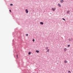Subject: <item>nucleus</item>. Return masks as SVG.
Instances as JSON below:
<instances>
[{"label":"nucleus","instance_id":"2eb2a0df","mask_svg":"<svg viewBox=\"0 0 73 73\" xmlns=\"http://www.w3.org/2000/svg\"><path fill=\"white\" fill-rule=\"evenodd\" d=\"M62 19L63 20H64V21H65V19H64V18H62Z\"/></svg>","mask_w":73,"mask_h":73},{"label":"nucleus","instance_id":"f8f14e48","mask_svg":"<svg viewBox=\"0 0 73 73\" xmlns=\"http://www.w3.org/2000/svg\"><path fill=\"white\" fill-rule=\"evenodd\" d=\"M70 44L68 45V47H70Z\"/></svg>","mask_w":73,"mask_h":73},{"label":"nucleus","instance_id":"39448f33","mask_svg":"<svg viewBox=\"0 0 73 73\" xmlns=\"http://www.w3.org/2000/svg\"><path fill=\"white\" fill-rule=\"evenodd\" d=\"M36 53H39V51L38 50H36Z\"/></svg>","mask_w":73,"mask_h":73},{"label":"nucleus","instance_id":"dca6fc26","mask_svg":"<svg viewBox=\"0 0 73 73\" xmlns=\"http://www.w3.org/2000/svg\"><path fill=\"white\" fill-rule=\"evenodd\" d=\"M49 49H48V50H47V52H49Z\"/></svg>","mask_w":73,"mask_h":73},{"label":"nucleus","instance_id":"9d476101","mask_svg":"<svg viewBox=\"0 0 73 73\" xmlns=\"http://www.w3.org/2000/svg\"><path fill=\"white\" fill-rule=\"evenodd\" d=\"M31 54V52H29V54L30 55Z\"/></svg>","mask_w":73,"mask_h":73},{"label":"nucleus","instance_id":"f257e3e1","mask_svg":"<svg viewBox=\"0 0 73 73\" xmlns=\"http://www.w3.org/2000/svg\"><path fill=\"white\" fill-rule=\"evenodd\" d=\"M52 11H54L55 10H56V8H52Z\"/></svg>","mask_w":73,"mask_h":73},{"label":"nucleus","instance_id":"aec40b11","mask_svg":"<svg viewBox=\"0 0 73 73\" xmlns=\"http://www.w3.org/2000/svg\"><path fill=\"white\" fill-rule=\"evenodd\" d=\"M9 11L10 12H11V10H9Z\"/></svg>","mask_w":73,"mask_h":73},{"label":"nucleus","instance_id":"4468645a","mask_svg":"<svg viewBox=\"0 0 73 73\" xmlns=\"http://www.w3.org/2000/svg\"><path fill=\"white\" fill-rule=\"evenodd\" d=\"M68 73H71V72H70V71H69L68 72Z\"/></svg>","mask_w":73,"mask_h":73},{"label":"nucleus","instance_id":"f3484780","mask_svg":"<svg viewBox=\"0 0 73 73\" xmlns=\"http://www.w3.org/2000/svg\"><path fill=\"white\" fill-rule=\"evenodd\" d=\"M33 41H35V39H33Z\"/></svg>","mask_w":73,"mask_h":73},{"label":"nucleus","instance_id":"ddd939ff","mask_svg":"<svg viewBox=\"0 0 73 73\" xmlns=\"http://www.w3.org/2000/svg\"><path fill=\"white\" fill-rule=\"evenodd\" d=\"M70 11H67V13H70Z\"/></svg>","mask_w":73,"mask_h":73},{"label":"nucleus","instance_id":"a211bd4d","mask_svg":"<svg viewBox=\"0 0 73 73\" xmlns=\"http://www.w3.org/2000/svg\"><path fill=\"white\" fill-rule=\"evenodd\" d=\"M26 36H28V34H26Z\"/></svg>","mask_w":73,"mask_h":73},{"label":"nucleus","instance_id":"7ed1b4c3","mask_svg":"<svg viewBox=\"0 0 73 73\" xmlns=\"http://www.w3.org/2000/svg\"><path fill=\"white\" fill-rule=\"evenodd\" d=\"M58 5L60 7H61V5L60 3H58Z\"/></svg>","mask_w":73,"mask_h":73},{"label":"nucleus","instance_id":"0eeeda50","mask_svg":"<svg viewBox=\"0 0 73 73\" xmlns=\"http://www.w3.org/2000/svg\"><path fill=\"white\" fill-rule=\"evenodd\" d=\"M63 1H63V0H60L61 3H63Z\"/></svg>","mask_w":73,"mask_h":73},{"label":"nucleus","instance_id":"20e7f679","mask_svg":"<svg viewBox=\"0 0 73 73\" xmlns=\"http://www.w3.org/2000/svg\"><path fill=\"white\" fill-rule=\"evenodd\" d=\"M40 24H41L42 25H43L44 24V23L42 22H40Z\"/></svg>","mask_w":73,"mask_h":73},{"label":"nucleus","instance_id":"9b49d317","mask_svg":"<svg viewBox=\"0 0 73 73\" xmlns=\"http://www.w3.org/2000/svg\"><path fill=\"white\" fill-rule=\"evenodd\" d=\"M46 50L48 49V47H46Z\"/></svg>","mask_w":73,"mask_h":73},{"label":"nucleus","instance_id":"1a4fd4ad","mask_svg":"<svg viewBox=\"0 0 73 73\" xmlns=\"http://www.w3.org/2000/svg\"><path fill=\"white\" fill-rule=\"evenodd\" d=\"M69 41H72V40H71V39H70V38H69Z\"/></svg>","mask_w":73,"mask_h":73},{"label":"nucleus","instance_id":"f03ea898","mask_svg":"<svg viewBox=\"0 0 73 73\" xmlns=\"http://www.w3.org/2000/svg\"><path fill=\"white\" fill-rule=\"evenodd\" d=\"M25 11L26 13H28V10L26 9Z\"/></svg>","mask_w":73,"mask_h":73},{"label":"nucleus","instance_id":"412c9836","mask_svg":"<svg viewBox=\"0 0 73 73\" xmlns=\"http://www.w3.org/2000/svg\"><path fill=\"white\" fill-rule=\"evenodd\" d=\"M17 58L18 57V55H17Z\"/></svg>","mask_w":73,"mask_h":73},{"label":"nucleus","instance_id":"6e6552de","mask_svg":"<svg viewBox=\"0 0 73 73\" xmlns=\"http://www.w3.org/2000/svg\"><path fill=\"white\" fill-rule=\"evenodd\" d=\"M64 62L65 63H67V62H68L66 60H64Z\"/></svg>","mask_w":73,"mask_h":73},{"label":"nucleus","instance_id":"6ab92c4d","mask_svg":"<svg viewBox=\"0 0 73 73\" xmlns=\"http://www.w3.org/2000/svg\"><path fill=\"white\" fill-rule=\"evenodd\" d=\"M10 5H13V4H10Z\"/></svg>","mask_w":73,"mask_h":73},{"label":"nucleus","instance_id":"423d86ee","mask_svg":"<svg viewBox=\"0 0 73 73\" xmlns=\"http://www.w3.org/2000/svg\"><path fill=\"white\" fill-rule=\"evenodd\" d=\"M64 50V52H66V48H65Z\"/></svg>","mask_w":73,"mask_h":73}]
</instances>
